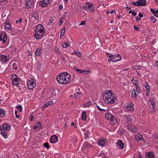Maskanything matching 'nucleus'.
Instances as JSON below:
<instances>
[{
	"label": "nucleus",
	"mask_w": 158,
	"mask_h": 158,
	"mask_svg": "<svg viewBox=\"0 0 158 158\" xmlns=\"http://www.w3.org/2000/svg\"><path fill=\"white\" fill-rule=\"evenodd\" d=\"M56 79L59 83L66 84L70 82L71 76L68 73L64 72L58 75Z\"/></svg>",
	"instance_id": "1"
},
{
	"label": "nucleus",
	"mask_w": 158,
	"mask_h": 158,
	"mask_svg": "<svg viewBox=\"0 0 158 158\" xmlns=\"http://www.w3.org/2000/svg\"><path fill=\"white\" fill-rule=\"evenodd\" d=\"M103 97L106 103L110 104L114 103L116 100L113 93H111L109 95H103Z\"/></svg>",
	"instance_id": "2"
},
{
	"label": "nucleus",
	"mask_w": 158,
	"mask_h": 158,
	"mask_svg": "<svg viewBox=\"0 0 158 158\" xmlns=\"http://www.w3.org/2000/svg\"><path fill=\"white\" fill-rule=\"evenodd\" d=\"M84 9L86 11H89L90 12H93L94 11L93 5L90 3L87 2L85 6L83 7Z\"/></svg>",
	"instance_id": "3"
},
{
	"label": "nucleus",
	"mask_w": 158,
	"mask_h": 158,
	"mask_svg": "<svg viewBox=\"0 0 158 158\" xmlns=\"http://www.w3.org/2000/svg\"><path fill=\"white\" fill-rule=\"evenodd\" d=\"M106 118L108 120L113 122V124L115 125L117 123V121L114 117L112 114L109 113H106L105 115Z\"/></svg>",
	"instance_id": "4"
},
{
	"label": "nucleus",
	"mask_w": 158,
	"mask_h": 158,
	"mask_svg": "<svg viewBox=\"0 0 158 158\" xmlns=\"http://www.w3.org/2000/svg\"><path fill=\"white\" fill-rule=\"evenodd\" d=\"M28 89L30 90H31L36 86V83L35 81L31 79L29 80L27 82Z\"/></svg>",
	"instance_id": "5"
},
{
	"label": "nucleus",
	"mask_w": 158,
	"mask_h": 158,
	"mask_svg": "<svg viewBox=\"0 0 158 158\" xmlns=\"http://www.w3.org/2000/svg\"><path fill=\"white\" fill-rule=\"evenodd\" d=\"M44 32V30L41 31L40 30H35V33L34 34L35 38L36 40L41 38L42 37Z\"/></svg>",
	"instance_id": "6"
},
{
	"label": "nucleus",
	"mask_w": 158,
	"mask_h": 158,
	"mask_svg": "<svg viewBox=\"0 0 158 158\" xmlns=\"http://www.w3.org/2000/svg\"><path fill=\"white\" fill-rule=\"evenodd\" d=\"M10 126L7 123L4 124L0 128V132H8L10 129Z\"/></svg>",
	"instance_id": "7"
},
{
	"label": "nucleus",
	"mask_w": 158,
	"mask_h": 158,
	"mask_svg": "<svg viewBox=\"0 0 158 158\" xmlns=\"http://www.w3.org/2000/svg\"><path fill=\"white\" fill-rule=\"evenodd\" d=\"M11 79L14 85H16L19 84V78L15 74L12 75Z\"/></svg>",
	"instance_id": "8"
},
{
	"label": "nucleus",
	"mask_w": 158,
	"mask_h": 158,
	"mask_svg": "<svg viewBox=\"0 0 158 158\" xmlns=\"http://www.w3.org/2000/svg\"><path fill=\"white\" fill-rule=\"evenodd\" d=\"M111 58H112L113 62H116L120 60L121 59V57L120 55L117 54L116 55H113Z\"/></svg>",
	"instance_id": "9"
},
{
	"label": "nucleus",
	"mask_w": 158,
	"mask_h": 158,
	"mask_svg": "<svg viewBox=\"0 0 158 158\" xmlns=\"http://www.w3.org/2000/svg\"><path fill=\"white\" fill-rule=\"evenodd\" d=\"M9 60V57L4 55H2L0 56V60L3 63H6Z\"/></svg>",
	"instance_id": "10"
},
{
	"label": "nucleus",
	"mask_w": 158,
	"mask_h": 158,
	"mask_svg": "<svg viewBox=\"0 0 158 158\" xmlns=\"http://www.w3.org/2000/svg\"><path fill=\"white\" fill-rule=\"evenodd\" d=\"M58 137L56 135H52L50 139V142L52 143H55L57 142Z\"/></svg>",
	"instance_id": "11"
},
{
	"label": "nucleus",
	"mask_w": 158,
	"mask_h": 158,
	"mask_svg": "<svg viewBox=\"0 0 158 158\" xmlns=\"http://www.w3.org/2000/svg\"><path fill=\"white\" fill-rule=\"evenodd\" d=\"M145 157L146 158H154V153L152 152H146Z\"/></svg>",
	"instance_id": "12"
},
{
	"label": "nucleus",
	"mask_w": 158,
	"mask_h": 158,
	"mask_svg": "<svg viewBox=\"0 0 158 158\" xmlns=\"http://www.w3.org/2000/svg\"><path fill=\"white\" fill-rule=\"evenodd\" d=\"M7 40L6 35L5 33H2L0 36V40H2L3 43H5Z\"/></svg>",
	"instance_id": "13"
},
{
	"label": "nucleus",
	"mask_w": 158,
	"mask_h": 158,
	"mask_svg": "<svg viewBox=\"0 0 158 158\" xmlns=\"http://www.w3.org/2000/svg\"><path fill=\"white\" fill-rule=\"evenodd\" d=\"M26 2L25 3V4L26 6V8H28L32 6V4L33 2V0H26Z\"/></svg>",
	"instance_id": "14"
},
{
	"label": "nucleus",
	"mask_w": 158,
	"mask_h": 158,
	"mask_svg": "<svg viewBox=\"0 0 158 158\" xmlns=\"http://www.w3.org/2000/svg\"><path fill=\"white\" fill-rule=\"evenodd\" d=\"M128 130L131 132H135L136 131L137 129L136 127L133 125H130L128 126Z\"/></svg>",
	"instance_id": "15"
},
{
	"label": "nucleus",
	"mask_w": 158,
	"mask_h": 158,
	"mask_svg": "<svg viewBox=\"0 0 158 158\" xmlns=\"http://www.w3.org/2000/svg\"><path fill=\"white\" fill-rule=\"evenodd\" d=\"M117 146L119 147V148L123 149L124 147V144L121 140H118L117 143Z\"/></svg>",
	"instance_id": "16"
},
{
	"label": "nucleus",
	"mask_w": 158,
	"mask_h": 158,
	"mask_svg": "<svg viewBox=\"0 0 158 158\" xmlns=\"http://www.w3.org/2000/svg\"><path fill=\"white\" fill-rule=\"evenodd\" d=\"M42 127V126L40 122H38L36 123L34 126V129L37 131L40 130Z\"/></svg>",
	"instance_id": "17"
},
{
	"label": "nucleus",
	"mask_w": 158,
	"mask_h": 158,
	"mask_svg": "<svg viewBox=\"0 0 158 158\" xmlns=\"http://www.w3.org/2000/svg\"><path fill=\"white\" fill-rule=\"evenodd\" d=\"M32 17L34 18L35 20L38 19H39V15L38 12L35 11H33L32 13Z\"/></svg>",
	"instance_id": "18"
},
{
	"label": "nucleus",
	"mask_w": 158,
	"mask_h": 158,
	"mask_svg": "<svg viewBox=\"0 0 158 158\" xmlns=\"http://www.w3.org/2000/svg\"><path fill=\"white\" fill-rule=\"evenodd\" d=\"M98 144L100 146L103 147L105 146V144L106 143V140L105 139H102L99 140L98 141Z\"/></svg>",
	"instance_id": "19"
},
{
	"label": "nucleus",
	"mask_w": 158,
	"mask_h": 158,
	"mask_svg": "<svg viewBox=\"0 0 158 158\" xmlns=\"http://www.w3.org/2000/svg\"><path fill=\"white\" fill-rule=\"evenodd\" d=\"M138 2L139 6H144L146 5V2L145 0H139Z\"/></svg>",
	"instance_id": "20"
},
{
	"label": "nucleus",
	"mask_w": 158,
	"mask_h": 158,
	"mask_svg": "<svg viewBox=\"0 0 158 158\" xmlns=\"http://www.w3.org/2000/svg\"><path fill=\"white\" fill-rule=\"evenodd\" d=\"M155 98L154 97V95L151 94L150 96V98L149 100L150 102L151 103H155Z\"/></svg>",
	"instance_id": "21"
},
{
	"label": "nucleus",
	"mask_w": 158,
	"mask_h": 158,
	"mask_svg": "<svg viewBox=\"0 0 158 158\" xmlns=\"http://www.w3.org/2000/svg\"><path fill=\"white\" fill-rule=\"evenodd\" d=\"M42 51L41 48H37L35 52V55L39 56L40 55V54L42 53Z\"/></svg>",
	"instance_id": "22"
},
{
	"label": "nucleus",
	"mask_w": 158,
	"mask_h": 158,
	"mask_svg": "<svg viewBox=\"0 0 158 158\" xmlns=\"http://www.w3.org/2000/svg\"><path fill=\"white\" fill-rule=\"evenodd\" d=\"M135 84L136 88V90L138 94H139L141 92V90L139 88V86L138 85L136 82H133Z\"/></svg>",
	"instance_id": "23"
},
{
	"label": "nucleus",
	"mask_w": 158,
	"mask_h": 158,
	"mask_svg": "<svg viewBox=\"0 0 158 158\" xmlns=\"http://www.w3.org/2000/svg\"><path fill=\"white\" fill-rule=\"evenodd\" d=\"M5 116V111L3 109H0V118H3Z\"/></svg>",
	"instance_id": "24"
},
{
	"label": "nucleus",
	"mask_w": 158,
	"mask_h": 158,
	"mask_svg": "<svg viewBox=\"0 0 158 158\" xmlns=\"http://www.w3.org/2000/svg\"><path fill=\"white\" fill-rule=\"evenodd\" d=\"M126 121L127 123H131L132 119L130 116H126Z\"/></svg>",
	"instance_id": "25"
},
{
	"label": "nucleus",
	"mask_w": 158,
	"mask_h": 158,
	"mask_svg": "<svg viewBox=\"0 0 158 158\" xmlns=\"http://www.w3.org/2000/svg\"><path fill=\"white\" fill-rule=\"evenodd\" d=\"M133 106V104L129 105L128 106L126 107V109L128 110L132 111L134 110Z\"/></svg>",
	"instance_id": "26"
},
{
	"label": "nucleus",
	"mask_w": 158,
	"mask_h": 158,
	"mask_svg": "<svg viewBox=\"0 0 158 158\" xmlns=\"http://www.w3.org/2000/svg\"><path fill=\"white\" fill-rule=\"evenodd\" d=\"M35 30L42 31V30H44V28L43 27L42 25L39 24L37 25V28Z\"/></svg>",
	"instance_id": "27"
},
{
	"label": "nucleus",
	"mask_w": 158,
	"mask_h": 158,
	"mask_svg": "<svg viewBox=\"0 0 158 158\" xmlns=\"http://www.w3.org/2000/svg\"><path fill=\"white\" fill-rule=\"evenodd\" d=\"M59 94V90L57 89H53L52 95L56 96L58 95Z\"/></svg>",
	"instance_id": "28"
},
{
	"label": "nucleus",
	"mask_w": 158,
	"mask_h": 158,
	"mask_svg": "<svg viewBox=\"0 0 158 158\" xmlns=\"http://www.w3.org/2000/svg\"><path fill=\"white\" fill-rule=\"evenodd\" d=\"M82 94V93L81 92H79L75 93L74 94V96H75V98L76 99H78L80 98L81 94Z\"/></svg>",
	"instance_id": "29"
},
{
	"label": "nucleus",
	"mask_w": 158,
	"mask_h": 158,
	"mask_svg": "<svg viewBox=\"0 0 158 158\" xmlns=\"http://www.w3.org/2000/svg\"><path fill=\"white\" fill-rule=\"evenodd\" d=\"M131 94L132 97H134L135 98L138 96V95L136 93L135 90V89H132Z\"/></svg>",
	"instance_id": "30"
},
{
	"label": "nucleus",
	"mask_w": 158,
	"mask_h": 158,
	"mask_svg": "<svg viewBox=\"0 0 158 158\" xmlns=\"http://www.w3.org/2000/svg\"><path fill=\"white\" fill-rule=\"evenodd\" d=\"M10 22L9 21H7L6 22V24L5 26V28H7L10 29L11 27Z\"/></svg>",
	"instance_id": "31"
},
{
	"label": "nucleus",
	"mask_w": 158,
	"mask_h": 158,
	"mask_svg": "<svg viewBox=\"0 0 158 158\" xmlns=\"http://www.w3.org/2000/svg\"><path fill=\"white\" fill-rule=\"evenodd\" d=\"M143 137V136L142 135H138H138H137L136 137L135 138V139L137 141H140L141 140H143V141H145V140L143 139H142V138Z\"/></svg>",
	"instance_id": "32"
},
{
	"label": "nucleus",
	"mask_w": 158,
	"mask_h": 158,
	"mask_svg": "<svg viewBox=\"0 0 158 158\" xmlns=\"http://www.w3.org/2000/svg\"><path fill=\"white\" fill-rule=\"evenodd\" d=\"M81 119L83 120H86V112L84 111L82 112V114Z\"/></svg>",
	"instance_id": "33"
},
{
	"label": "nucleus",
	"mask_w": 158,
	"mask_h": 158,
	"mask_svg": "<svg viewBox=\"0 0 158 158\" xmlns=\"http://www.w3.org/2000/svg\"><path fill=\"white\" fill-rule=\"evenodd\" d=\"M70 44L69 43H68L67 42H63L62 44V47L64 48H66L67 47L70 46Z\"/></svg>",
	"instance_id": "34"
},
{
	"label": "nucleus",
	"mask_w": 158,
	"mask_h": 158,
	"mask_svg": "<svg viewBox=\"0 0 158 158\" xmlns=\"http://www.w3.org/2000/svg\"><path fill=\"white\" fill-rule=\"evenodd\" d=\"M65 17V16L64 15H62L60 21V23H59V25L60 26H61L62 24V23L64 22V21L62 20V19H63Z\"/></svg>",
	"instance_id": "35"
},
{
	"label": "nucleus",
	"mask_w": 158,
	"mask_h": 158,
	"mask_svg": "<svg viewBox=\"0 0 158 158\" xmlns=\"http://www.w3.org/2000/svg\"><path fill=\"white\" fill-rule=\"evenodd\" d=\"M84 145L85 147L91 148L92 147V145L87 142H85L84 144Z\"/></svg>",
	"instance_id": "36"
},
{
	"label": "nucleus",
	"mask_w": 158,
	"mask_h": 158,
	"mask_svg": "<svg viewBox=\"0 0 158 158\" xmlns=\"http://www.w3.org/2000/svg\"><path fill=\"white\" fill-rule=\"evenodd\" d=\"M150 18V19L151 22L152 23H154L156 21V18L153 16H151Z\"/></svg>",
	"instance_id": "37"
},
{
	"label": "nucleus",
	"mask_w": 158,
	"mask_h": 158,
	"mask_svg": "<svg viewBox=\"0 0 158 158\" xmlns=\"http://www.w3.org/2000/svg\"><path fill=\"white\" fill-rule=\"evenodd\" d=\"M74 69L77 71L78 72L80 73H82V70L81 69H79L76 67L75 66L74 67Z\"/></svg>",
	"instance_id": "38"
},
{
	"label": "nucleus",
	"mask_w": 158,
	"mask_h": 158,
	"mask_svg": "<svg viewBox=\"0 0 158 158\" xmlns=\"http://www.w3.org/2000/svg\"><path fill=\"white\" fill-rule=\"evenodd\" d=\"M0 133L2 134V135L5 138H7V132H0Z\"/></svg>",
	"instance_id": "39"
},
{
	"label": "nucleus",
	"mask_w": 158,
	"mask_h": 158,
	"mask_svg": "<svg viewBox=\"0 0 158 158\" xmlns=\"http://www.w3.org/2000/svg\"><path fill=\"white\" fill-rule=\"evenodd\" d=\"M65 27H64L61 31V32L60 33V37L63 36V35H64L65 31Z\"/></svg>",
	"instance_id": "40"
},
{
	"label": "nucleus",
	"mask_w": 158,
	"mask_h": 158,
	"mask_svg": "<svg viewBox=\"0 0 158 158\" xmlns=\"http://www.w3.org/2000/svg\"><path fill=\"white\" fill-rule=\"evenodd\" d=\"M131 4L135 6H139V4L138 1H136L135 2H132L131 3Z\"/></svg>",
	"instance_id": "41"
},
{
	"label": "nucleus",
	"mask_w": 158,
	"mask_h": 158,
	"mask_svg": "<svg viewBox=\"0 0 158 158\" xmlns=\"http://www.w3.org/2000/svg\"><path fill=\"white\" fill-rule=\"evenodd\" d=\"M72 54L76 55L78 56L79 57L81 56V53L80 52H74Z\"/></svg>",
	"instance_id": "42"
},
{
	"label": "nucleus",
	"mask_w": 158,
	"mask_h": 158,
	"mask_svg": "<svg viewBox=\"0 0 158 158\" xmlns=\"http://www.w3.org/2000/svg\"><path fill=\"white\" fill-rule=\"evenodd\" d=\"M43 145L44 147L46 148L47 149H48L49 148V146L48 143V142H46L44 143Z\"/></svg>",
	"instance_id": "43"
},
{
	"label": "nucleus",
	"mask_w": 158,
	"mask_h": 158,
	"mask_svg": "<svg viewBox=\"0 0 158 158\" xmlns=\"http://www.w3.org/2000/svg\"><path fill=\"white\" fill-rule=\"evenodd\" d=\"M89 138V135H88V133H84V138L86 140L87 139H88Z\"/></svg>",
	"instance_id": "44"
},
{
	"label": "nucleus",
	"mask_w": 158,
	"mask_h": 158,
	"mask_svg": "<svg viewBox=\"0 0 158 158\" xmlns=\"http://www.w3.org/2000/svg\"><path fill=\"white\" fill-rule=\"evenodd\" d=\"M43 2H44V3L47 5V4H48L50 2V0H43Z\"/></svg>",
	"instance_id": "45"
},
{
	"label": "nucleus",
	"mask_w": 158,
	"mask_h": 158,
	"mask_svg": "<svg viewBox=\"0 0 158 158\" xmlns=\"http://www.w3.org/2000/svg\"><path fill=\"white\" fill-rule=\"evenodd\" d=\"M151 12L155 16L156 14V10H153V9L152 8H151L150 9Z\"/></svg>",
	"instance_id": "46"
},
{
	"label": "nucleus",
	"mask_w": 158,
	"mask_h": 158,
	"mask_svg": "<svg viewBox=\"0 0 158 158\" xmlns=\"http://www.w3.org/2000/svg\"><path fill=\"white\" fill-rule=\"evenodd\" d=\"M111 93H113L111 92V91L107 90L106 91V93L105 95L108 94L109 95Z\"/></svg>",
	"instance_id": "47"
},
{
	"label": "nucleus",
	"mask_w": 158,
	"mask_h": 158,
	"mask_svg": "<svg viewBox=\"0 0 158 158\" xmlns=\"http://www.w3.org/2000/svg\"><path fill=\"white\" fill-rule=\"evenodd\" d=\"M17 108L18 109H20V111H22V107L21 105L18 106H17Z\"/></svg>",
	"instance_id": "48"
},
{
	"label": "nucleus",
	"mask_w": 158,
	"mask_h": 158,
	"mask_svg": "<svg viewBox=\"0 0 158 158\" xmlns=\"http://www.w3.org/2000/svg\"><path fill=\"white\" fill-rule=\"evenodd\" d=\"M54 49H55V50L56 51V52L57 54H59V53H60V52L58 51V48L57 47H55V48Z\"/></svg>",
	"instance_id": "49"
},
{
	"label": "nucleus",
	"mask_w": 158,
	"mask_h": 158,
	"mask_svg": "<svg viewBox=\"0 0 158 158\" xmlns=\"http://www.w3.org/2000/svg\"><path fill=\"white\" fill-rule=\"evenodd\" d=\"M106 54L107 55H108L109 57L111 58L112 57V56H113V55L110 54V53L108 52H106Z\"/></svg>",
	"instance_id": "50"
},
{
	"label": "nucleus",
	"mask_w": 158,
	"mask_h": 158,
	"mask_svg": "<svg viewBox=\"0 0 158 158\" xmlns=\"http://www.w3.org/2000/svg\"><path fill=\"white\" fill-rule=\"evenodd\" d=\"M63 9V6L62 5H60L59 6V10H62Z\"/></svg>",
	"instance_id": "51"
},
{
	"label": "nucleus",
	"mask_w": 158,
	"mask_h": 158,
	"mask_svg": "<svg viewBox=\"0 0 158 158\" xmlns=\"http://www.w3.org/2000/svg\"><path fill=\"white\" fill-rule=\"evenodd\" d=\"M34 119V117L33 115H30V119L31 121H32Z\"/></svg>",
	"instance_id": "52"
},
{
	"label": "nucleus",
	"mask_w": 158,
	"mask_h": 158,
	"mask_svg": "<svg viewBox=\"0 0 158 158\" xmlns=\"http://www.w3.org/2000/svg\"><path fill=\"white\" fill-rule=\"evenodd\" d=\"M17 112H18L17 111L15 110V115L16 117L17 118H19V116L17 115Z\"/></svg>",
	"instance_id": "53"
},
{
	"label": "nucleus",
	"mask_w": 158,
	"mask_h": 158,
	"mask_svg": "<svg viewBox=\"0 0 158 158\" xmlns=\"http://www.w3.org/2000/svg\"><path fill=\"white\" fill-rule=\"evenodd\" d=\"M133 26L135 29V30L137 31H139V29L138 27H136L135 25H134Z\"/></svg>",
	"instance_id": "54"
},
{
	"label": "nucleus",
	"mask_w": 158,
	"mask_h": 158,
	"mask_svg": "<svg viewBox=\"0 0 158 158\" xmlns=\"http://www.w3.org/2000/svg\"><path fill=\"white\" fill-rule=\"evenodd\" d=\"M96 107L98 109L100 110V111H104V110H105L103 109H101L100 107L98 106H96Z\"/></svg>",
	"instance_id": "55"
},
{
	"label": "nucleus",
	"mask_w": 158,
	"mask_h": 158,
	"mask_svg": "<svg viewBox=\"0 0 158 158\" xmlns=\"http://www.w3.org/2000/svg\"><path fill=\"white\" fill-rule=\"evenodd\" d=\"M136 81H137L138 82V81H137V80H134L133 79H132L131 81V82L133 84H134L133 82H136Z\"/></svg>",
	"instance_id": "56"
},
{
	"label": "nucleus",
	"mask_w": 158,
	"mask_h": 158,
	"mask_svg": "<svg viewBox=\"0 0 158 158\" xmlns=\"http://www.w3.org/2000/svg\"><path fill=\"white\" fill-rule=\"evenodd\" d=\"M43 3L41 4V5L42 6V7H45L46 6V5H47L46 4L44 3V2H42Z\"/></svg>",
	"instance_id": "57"
},
{
	"label": "nucleus",
	"mask_w": 158,
	"mask_h": 158,
	"mask_svg": "<svg viewBox=\"0 0 158 158\" xmlns=\"http://www.w3.org/2000/svg\"><path fill=\"white\" fill-rule=\"evenodd\" d=\"M151 105H152V109L153 110H154V109H155V103H151Z\"/></svg>",
	"instance_id": "58"
},
{
	"label": "nucleus",
	"mask_w": 158,
	"mask_h": 158,
	"mask_svg": "<svg viewBox=\"0 0 158 158\" xmlns=\"http://www.w3.org/2000/svg\"><path fill=\"white\" fill-rule=\"evenodd\" d=\"M132 15L133 16H135L137 15V13L136 12H135L134 10H133L132 13Z\"/></svg>",
	"instance_id": "59"
},
{
	"label": "nucleus",
	"mask_w": 158,
	"mask_h": 158,
	"mask_svg": "<svg viewBox=\"0 0 158 158\" xmlns=\"http://www.w3.org/2000/svg\"><path fill=\"white\" fill-rule=\"evenodd\" d=\"M154 137V139L156 140L158 139V135H155Z\"/></svg>",
	"instance_id": "60"
},
{
	"label": "nucleus",
	"mask_w": 158,
	"mask_h": 158,
	"mask_svg": "<svg viewBox=\"0 0 158 158\" xmlns=\"http://www.w3.org/2000/svg\"><path fill=\"white\" fill-rule=\"evenodd\" d=\"M147 91H150V86L148 85L147 87H145Z\"/></svg>",
	"instance_id": "61"
},
{
	"label": "nucleus",
	"mask_w": 158,
	"mask_h": 158,
	"mask_svg": "<svg viewBox=\"0 0 158 158\" xmlns=\"http://www.w3.org/2000/svg\"><path fill=\"white\" fill-rule=\"evenodd\" d=\"M150 91H147V92H146V94H145L146 95L148 96L149 95Z\"/></svg>",
	"instance_id": "62"
},
{
	"label": "nucleus",
	"mask_w": 158,
	"mask_h": 158,
	"mask_svg": "<svg viewBox=\"0 0 158 158\" xmlns=\"http://www.w3.org/2000/svg\"><path fill=\"white\" fill-rule=\"evenodd\" d=\"M85 24V21H82L81 22V23L80 24V25H84Z\"/></svg>",
	"instance_id": "63"
},
{
	"label": "nucleus",
	"mask_w": 158,
	"mask_h": 158,
	"mask_svg": "<svg viewBox=\"0 0 158 158\" xmlns=\"http://www.w3.org/2000/svg\"><path fill=\"white\" fill-rule=\"evenodd\" d=\"M155 16L158 18V10H156V13Z\"/></svg>",
	"instance_id": "64"
}]
</instances>
